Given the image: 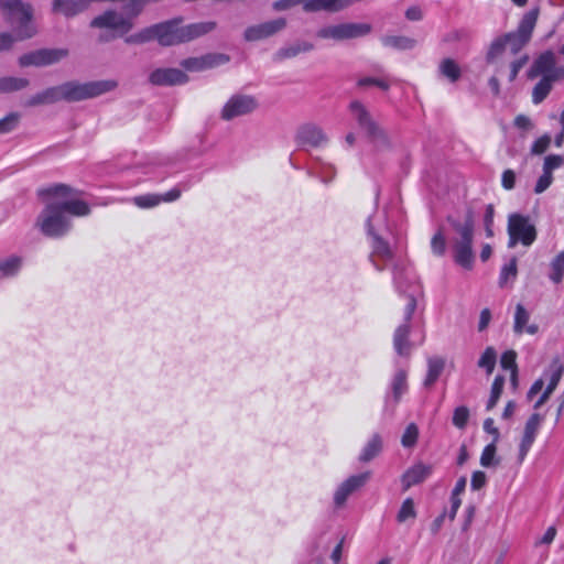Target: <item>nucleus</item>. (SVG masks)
Wrapping results in <instances>:
<instances>
[{"label":"nucleus","mask_w":564,"mask_h":564,"mask_svg":"<svg viewBox=\"0 0 564 564\" xmlns=\"http://www.w3.org/2000/svg\"><path fill=\"white\" fill-rule=\"evenodd\" d=\"M46 202L45 207L36 218V227L50 238H61L72 229L69 216H87L89 205L75 196L76 192L65 184H56L37 192Z\"/></svg>","instance_id":"obj_1"},{"label":"nucleus","mask_w":564,"mask_h":564,"mask_svg":"<svg viewBox=\"0 0 564 564\" xmlns=\"http://www.w3.org/2000/svg\"><path fill=\"white\" fill-rule=\"evenodd\" d=\"M117 87L118 82L116 79L93 80L86 83L70 80L57 86L48 87L45 90L33 95L28 99L25 105L28 107H36L58 101L77 102L110 93Z\"/></svg>","instance_id":"obj_2"},{"label":"nucleus","mask_w":564,"mask_h":564,"mask_svg":"<svg viewBox=\"0 0 564 564\" xmlns=\"http://www.w3.org/2000/svg\"><path fill=\"white\" fill-rule=\"evenodd\" d=\"M215 28L216 23L212 21L183 25L182 19H173L156 24V41L162 46L178 45L203 36Z\"/></svg>","instance_id":"obj_3"},{"label":"nucleus","mask_w":564,"mask_h":564,"mask_svg":"<svg viewBox=\"0 0 564 564\" xmlns=\"http://www.w3.org/2000/svg\"><path fill=\"white\" fill-rule=\"evenodd\" d=\"M447 221L458 235L453 239L454 261L466 270H471L475 261L473 252L475 217L474 212L468 208L464 223L458 221L452 216L447 217Z\"/></svg>","instance_id":"obj_4"},{"label":"nucleus","mask_w":564,"mask_h":564,"mask_svg":"<svg viewBox=\"0 0 564 564\" xmlns=\"http://www.w3.org/2000/svg\"><path fill=\"white\" fill-rule=\"evenodd\" d=\"M349 109L359 128L364 130L377 151L390 149L391 142L387 132L376 121L369 110L358 100L351 101Z\"/></svg>","instance_id":"obj_5"},{"label":"nucleus","mask_w":564,"mask_h":564,"mask_svg":"<svg viewBox=\"0 0 564 564\" xmlns=\"http://www.w3.org/2000/svg\"><path fill=\"white\" fill-rule=\"evenodd\" d=\"M260 104L256 96L243 93L232 94L220 109V118L224 121H231L239 117L252 115L258 110Z\"/></svg>","instance_id":"obj_6"},{"label":"nucleus","mask_w":564,"mask_h":564,"mask_svg":"<svg viewBox=\"0 0 564 564\" xmlns=\"http://www.w3.org/2000/svg\"><path fill=\"white\" fill-rule=\"evenodd\" d=\"M508 247L514 248L518 242L523 246H531L536 239V229L528 216L511 214L508 217Z\"/></svg>","instance_id":"obj_7"},{"label":"nucleus","mask_w":564,"mask_h":564,"mask_svg":"<svg viewBox=\"0 0 564 564\" xmlns=\"http://www.w3.org/2000/svg\"><path fill=\"white\" fill-rule=\"evenodd\" d=\"M371 32L368 23H339L326 25L317 30L316 36L323 40L345 41L362 37Z\"/></svg>","instance_id":"obj_8"},{"label":"nucleus","mask_w":564,"mask_h":564,"mask_svg":"<svg viewBox=\"0 0 564 564\" xmlns=\"http://www.w3.org/2000/svg\"><path fill=\"white\" fill-rule=\"evenodd\" d=\"M416 308L415 292L408 295V303L404 311V323L400 325L393 335V347L398 355L409 356L411 352V345L409 341L410 321Z\"/></svg>","instance_id":"obj_9"},{"label":"nucleus","mask_w":564,"mask_h":564,"mask_svg":"<svg viewBox=\"0 0 564 564\" xmlns=\"http://www.w3.org/2000/svg\"><path fill=\"white\" fill-rule=\"evenodd\" d=\"M67 56V48H42L21 55L19 57V64L22 67L47 66L58 63Z\"/></svg>","instance_id":"obj_10"},{"label":"nucleus","mask_w":564,"mask_h":564,"mask_svg":"<svg viewBox=\"0 0 564 564\" xmlns=\"http://www.w3.org/2000/svg\"><path fill=\"white\" fill-rule=\"evenodd\" d=\"M285 18H276L259 24L248 26L243 32V39L247 42H258L282 32L286 28Z\"/></svg>","instance_id":"obj_11"},{"label":"nucleus","mask_w":564,"mask_h":564,"mask_svg":"<svg viewBox=\"0 0 564 564\" xmlns=\"http://www.w3.org/2000/svg\"><path fill=\"white\" fill-rule=\"evenodd\" d=\"M91 28L109 29L117 32L119 35L128 33L132 29L131 19L123 14L108 10L100 15L94 18L90 22Z\"/></svg>","instance_id":"obj_12"},{"label":"nucleus","mask_w":564,"mask_h":564,"mask_svg":"<svg viewBox=\"0 0 564 564\" xmlns=\"http://www.w3.org/2000/svg\"><path fill=\"white\" fill-rule=\"evenodd\" d=\"M328 138L324 130L313 122L301 124L295 133V142L299 147L318 148L326 144Z\"/></svg>","instance_id":"obj_13"},{"label":"nucleus","mask_w":564,"mask_h":564,"mask_svg":"<svg viewBox=\"0 0 564 564\" xmlns=\"http://www.w3.org/2000/svg\"><path fill=\"white\" fill-rule=\"evenodd\" d=\"M24 7H28V10L22 9H11V10H3L4 14L7 15L8 21H18L19 28H18V39L24 40L30 39L36 33L35 26L31 23L32 17H33V9L30 3L23 2Z\"/></svg>","instance_id":"obj_14"},{"label":"nucleus","mask_w":564,"mask_h":564,"mask_svg":"<svg viewBox=\"0 0 564 564\" xmlns=\"http://www.w3.org/2000/svg\"><path fill=\"white\" fill-rule=\"evenodd\" d=\"M229 56L223 53H208L198 57H188L181 62L187 72H204L229 62Z\"/></svg>","instance_id":"obj_15"},{"label":"nucleus","mask_w":564,"mask_h":564,"mask_svg":"<svg viewBox=\"0 0 564 564\" xmlns=\"http://www.w3.org/2000/svg\"><path fill=\"white\" fill-rule=\"evenodd\" d=\"M188 82L185 72L173 67H163L152 70L149 75V83L154 86L183 85Z\"/></svg>","instance_id":"obj_16"},{"label":"nucleus","mask_w":564,"mask_h":564,"mask_svg":"<svg viewBox=\"0 0 564 564\" xmlns=\"http://www.w3.org/2000/svg\"><path fill=\"white\" fill-rule=\"evenodd\" d=\"M371 473L365 471L358 475L350 476L343 481L334 494V502L337 507H341L348 497L361 488L370 478Z\"/></svg>","instance_id":"obj_17"},{"label":"nucleus","mask_w":564,"mask_h":564,"mask_svg":"<svg viewBox=\"0 0 564 564\" xmlns=\"http://www.w3.org/2000/svg\"><path fill=\"white\" fill-rule=\"evenodd\" d=\"M367 227H368V235L371 238V249H372L371 254H370V261L373 263L375 268L378 271H382L383 267L378 264L377 261L375 260V258L378 257L383 261H389L392 259V256H393L392 250H391L389 243L373 231L371 223H370V218L367 221Z\"/></svg>","instance_id":"obj_18"},{"label":"nucleus","mask_w":564,"mask_h":564,"mask_svg":"<svg viewBox=\"0 0 564 564\" xmlns=\"http://www.w3.org/2000/svg\"><path fill=\"white\" fill-rule=\"evenodd\" d=\"M543 421V416L539 413H533L527 421L524 426L523 436L519 446V463H522L528 455L532 444L534 443L538 431Z\"/></svg>","instance_id":"obj_19"},{"label":"nucleus","mask_w":564,"mask_h":564,"mask_svg":"<svg viewBox=\"0 0 564 564\" xmlns=\"http://www.w3.org/2000/svg\"><path fill=\"white\" fill-rule=\"evenodd\" d=\"M556 65V57L552 51H545L540 54L530 66L527 75L529 79L549 76L553 74L554 66Z\"/></svg>","instance_id":"obj_20"},{"label":"nucleus","mask_w":564,"mask_h":564,"mask_svg":"<svg viewBox=\"0 0 564 564\" xmlns=\"http://www.w3.org/2000/svg\"><path fill=\"white\" fill-rule=\"evenodd\" d=\"M390 390H391V394L387 395L386 404H387V406L389 404H391L392 408L394 409L399 404L402 395L404 393H406V391H408V372H406V370L398 369L395 371V373L392 377V380L390 382Z\"/></svg>","instance_id":"obj_21"},{"label":"nucleus","mask_w":564,"mask_h":564,"mask_svg":"<svg viewBox=\"0 0 564 564\" xmlns=\"http://www.w3.org/2000/svg\"><path fill=\"white\" fill-rule=\"evenodd\" d=\"M432 473V467L424 464H416L410 467L401 477L403 490L424 481Z\"/></svg>","instance_id":"obj_22"},{"label":"nucleus","mask_w":564,"mask_h":564,"mask_svg":"<svg viewBox=\"0 0 564 564\" xmlns=\"http://www.w3.org/2000/svg\"><path fill=\"white\" fill-rule=\"evenodd\" d=\"M351 2V0H305V12H338Z\"/></svg>","instance_id":"obj_23"},{"label":"nucleus","mask_w":564,"mask_h":564,"mask_svg":"<svg viewBox=\"0 0 564 564\" xmlns=\"http://www.w3.org/2000/svg\"><path fill=\"white\" fill-rule=\"evenodd\" d=\"M314 50V45L306 41L296 42L292 45L279 48L274 55L273 61L281 62L288 58H293L300 53H306Z\"/></svg>","instance_id":"obj_24"},{"label":"nucleus","mask_w":564,"mask_h":564,"mask_svg":"<svg viewBox=\"0 0 564 564\" xmlns=\"http://www.w3.org/2000/svg\"><path fill=\"white\" fill-rule=\"evenodd\" d=\"M530 319L529 312L524 308L522 304H518L516 306V313H514V324L513 329L517 334H522L523 332H527L531 335H534L538 333L539 327L535 324L529 325L525 327Z\"/></svg>","instance_id":"obj_25"},{"label":"nucleus","mask_w":564,"mask_h":564,"mask_svg":"<svg viewBox=\"0 0 564 564\" xmlns=\"http://www.w3.org/2000/svg\"><path fill=\"white\" fill-rule=\"evenodd\" d=\"M539 17V9H532L529 12H527L523 18L521 19L519 26L517 29V33L521 34L524 40L531 39L532 32L535 28L536 21Z\"/></svg>","instance_id":"obj_26"},{"label":"nucleus","mask_w":564,"mask_h":564,"mask_svg":"<svg viewBox=\"0 0 564 564\" xmlns=\"http://www.w3.org/2000/svg\"><path fill=\"white\" fill-rule=\"evenodd\" d=\"M553 83L555 82L550 75L541 77L532 89V102L534 105L541 104L549 96L552 90Z\"/></svg>","instance_id":"obj_27"},{"label":"nucleus","mask_w":564,"mask_h":564,"mask_svg":"<svg viewBox=\"0 0 564 564\" xmlns=\"http://www.w3.org/2000/svg\"><path fill=\"white\" fill-rule=\"evenodd\" d=\"M445 361L441 357H432L427 360V373L424 380L425 387L433 386L444 370Z\"/></svg>","instance_id":"obj_28"},{"label":"nucleus","mask_w":564,"mask_h":564,"mask_svg":"<svg viewBox=\"0 0 564 564\" xmlns=\"http://www.w3.org/2000/svg\"><path fill=\"white\" fill-rule=\"evenodd\" d=\"M382 449V438L379 434H375L365 445L360 453L359 460L367 463L373 459Z\"/></svg>","instance_id":"obj_29"},{"label":"nucleus","mask_w":564,"mask_h":564,"mask_svg":"<svg viewBox=\"0 0 564 564\" xmlns=\"http://www.w3.org/2000/svg\"><path fill=\"white\" fill-rule=\"evenodd\" d=\"M381 42L384 46L400 51L412 50L416 45V41L414 39L397 35L383 36Z\"/></svg>","instance_id":"obj_30"},{"label":"nucleus","mask_w":564,"mask_h":564,"mask_svg":"<svg viewBox=\"0 0 564 564\" xmlns=\"http://www.w3.org/2000/svg\"><path fill=\"white\" fill-rule=\"evenodd\" d=\"M438 72L452 83L457 82L462 75L459 65L453 58H444L438 65Z\"/></svg>","instance_id":"obj_31"},{"label":"nucleus","mask_w":564,"mask_h":564,"mask_svg":"<svg viewBox=\"0 0 564 564\" xmlns=\"http://www.w3.org/2000/svg\"><path fill=\"white\" fill-rule=\"evenodd\" d=\"M30 82L23 77H1L0 78V94L13 93L22 90L29 86Z\"/></svg>","instance_id":"obj_32"},{"label":"nucleus","mask_w":564,"mask_h":564,"mask_svg":"<svg viewBox=\"0 0 564 564\" xmlns=\"http://www.w3.org/2000/svg\"><path fill=\"white\" fill-rule=\"evenodd\" d=\"M22 265V258L11 256L7 259L0 260V273L2 276L15 275Z\"/></svg>","instance_id":"obj_33"},{"label":"nucleus","mask_w":564,"mask_h":564,"mask_svg":"<svg viewBox=\"0 0 564 564\" xmlns=\"http://www.w3.org/2000/svg\"><path fill=\"white\" fill-rule=\"evenodd\" d=\"M497 352L494 347H487L478 360V367L486 370L490 375L496 366Z\"/></svg>","instance_id":"obj_34"},{"label":"nucleus","mask_w":564,"mask_h":564,"mask_svg":"<svg viewBox=\"0 0 564 564\" xmlns=\"http://www.w3.org/2000/svg\"><path fill=\"white\" fill-rule=\"evenodd\" d=\"M505 386V378L502 376H496L494 379L490 397L487 402V410H492L498 403Z\"/></svg>","instance_id":"obj_35"},{"label":"nucleus","mask_w":564,"mask_h":564,"mask_svg":"<svg viewBox=\"0 0 564 564\" xmlns=\"http://www.w3.org/2000/svg\"><path fill=\"white\" fill-rule=\"evenodd\" d=\"M518 274L517 259L513 257L509 263L501 268L499 275V285L503 288L509 281H514Z\"/></svg>","instance_id":"obj_36"},{"label":"nucleus","mask_w":564,"mask_h":564,"mask_svg":"<svg viewBox=\"0 0 564 564\" xmlns=\"http://www.w3.org/2000/svg\"><path fill=\"white\" fill-rule=\"evenodd\" d=\"M550 279L558 284L564 278V251H561L551 262Z\"/></svg>","instance_id":"obj_37"},{"label":"nucleus","mask_w":564,"mask_h":564,"mask_svg":"<svg viewBox=\"0 0 564 564\" xmlns=\"http://www.w3.org/2000/svg\"><path fill=\"white\" fill-rule=\"evenodd\" d=\"M156 40V24L145 28L139 33L132 34L126 39V42L129 44L132 43H147L149 41Z\"/></svg>","instance_id":"obj_38"},{"label":"nucleus","mask_w":564,"mask_h":564,"mask_svg":"<svg viewBox=\"0 0 564 564\" xmlns=\"http://www.w3.org/2000/svg\"><path fill=\"white\" fill-rule=\"evenodd\" d=\"M503 39L506 41L507 47L510 48L512 54L520 52L529 42V40H524V37L517 32L507 33L503 35Z\"/></svg>","instance_id":"obj_39"},{"label":"nucleus","mask_w":564,"mask_h":564,"mask_svg":"<svg viewBox=\"0 0 564 564\" xmlns=\"http://www.w3.org/2000/svg\"><path fill=\"white\" fill-rule=\"evenodd\" d=\"M446 237L444 232L440 229L437 230L431 239V250L434 256L443 257L446 252Z\"/></svg>","instance_id":"obj_40"},{"label":"nucleus","mask_w":564,"mask_h":564,"mask_svg":"<svg viewBox=\"0 0 564 564\" xmlns=\"http://www.w3.org/2000/svg\"><path fill=\"white\" fill-rule=\"evenodd\" d=\"M564 372V367L558 357L554 358L549 366V369L544 372L545 377H549V381L558 384Z\"/></svg>","instance_id":"obj_41"},{"label":"nucleus","mask_w":564,"mask_h":564,"mask_svg":"<svg viewBox=\"0 0 564 564\" xmlns=\"http://www.w3.org/2000/svg\"><path fill=\"white\" fill-rule=\"evenodd\" d=\"M20 121V115L18 112H10L2 119H0V134H7L13 131Z\"/></svg>","instance_id":"obj_42"},{"label":"nucleus","mask_w":564,"mask_h":564,"mask_svg":"<svg viewBox=\"0 0 564 564\" xmlns=\"http://www.w3.org/2000/svg\"><path fill=\"white\" fill-rule=\"evenodd\" d=\"M416 517V511L414 508V502L411 498H406L398 512L397 520L399 522H404L408 519H414Z\"/></svg>","instance_id":"obj_43"},{"label":"nucleus","mask_w":564,"mask_h":564,"mask_svg":"<svg viewBox=\"0 0 564 564\" xmlns=\"http://www.w3.org/2000/svg\"><path fill=\"white\" fill-rule=\"evenodd\" d=\"M133 202L140 208H151L159 205L162 202V198L159 194H145L135 196Z\"/></svg>","instance_id":"obj_44"},{"label":"nucleus","mask_w":564,"mask_h":564,"mask_svg":"<svg viewBox=\"0 0 564 564\" xmlns=\"http://www.w3.org/2000/svg\"><path fill=\"white\" fill-rule=\"evenodd\" d=\"M419 436V429L414 423H411L406 426L401 443L404 447H411L416 443Z\"/></svg>","instance_id":"obj_45"},{"label":"nucleus","mask_w":564,"mask_h":564,"mask_svg":"<svg viewBox=\"0 0 564 564\" xmlns=\"http://www.w3.org/2000/svg\"><path fill=\"white\" fill-rule=\"evenodd\" d=\"M469 419L468 408L462 405L454 410L453 424L458 429H464Z\"/></svg>","instance_id":"obj_46"},{"label":"nucleus","mask_w":564,"mask_h":564,"mask_svg":"<svg viewBox=\"0 0 564 564\" xmlns=\"http://www.w3.org/2000/svg\"><path fill=\"white\" fill-rule=\"evenodd\" d=\"M495 455H496V445L495 442L487 445L480 456V464L484 467H490L492 465H496L497 462H495Z\"/></svg>","instance_id":"obj_47"},{"label":"nucleus","mask_w":564,"mask_h":564,"mask_svg":"<svg viewBox=\"0 0 564 564\" xmlns=\"http://www.w3.org/2000/svg\"><path fill=\"white\" fill-rule=\"evenodd\" d=\"M506 47L507 45L503 36L496 39L491 43L490 48L487 53V61L492 62L497 56H499L505 51Z\"/></svg>","instance_id":"obj_48"},{"label":"nucleus","mask_w":564,"mask_h":564,"mask_svg":"<svg viewBox=\"0 0 564 564\" xmlns=\"http://www.w3.org/2000/svg\"><path fill=\"white\" fill-rule=\"evenodd\" d=\"M302 6L305 11V0H276L272 3V8L274 11H285L296 6Z\"/></svg>","instance_id":"obj_49"},{"label":"nucleus","mask_w":564,"mask_h":564,"mask_svg":"<svg viewBox=\"0 0 564 564\" xmlns=\"http://www.w3.org/2000/svg\"><path fill=\"white\" fill-rule=\"evenodd\" d=\"M551 144V137L549 134H544L533 142L531 147V153L534 155H540L544 153Z\"/></svg>","instance_id":"obj_50"},{"label":"nucleus","mask_w":564,"mask_h":564,"mask_svg":"<svg viewBox=\"0 0 564 564\" xmlns=\"http://www.w3.org/2000/svg\"><path fill=\"white\" fill-rule=\"evenodd\" d=\"M563 163H564L563 156L557 155V154L547 155L544 159L543 171L550 172L552 174V171L561 167L563 165Z\"/></svg>","instance_id":"obj_51"},{"label":"nucleus","mask_w":564,"mask_h":564,"mask_svg":"<svg viewBox=\"0 0 564 564\" xmlns=\"http://www.w3.org/2000/svg\"><path fill=\"white\" fill-rule=\"evenodd\" d=\"M359 87H367V86H377L382 90H388L390 88V84L380 78H373V77H364L360 78L357 83Z\"/></svg>","instance_id":"obj_52"},{"label":"nucleus","mask_w":564,"mask_h":564,"mask_svg":"<svg viewBox=\"0 0 564 564\" xmlns=\"http://www.w3.org/2000/svg\"><path fill=\"white\" fill-rule=\"evenodd\" d=\"M516 359H517L516 351H513V350L505 351L500 358V365L503 369L511 370V372H512L513 369H518Z\"/></svg>","instance_id":"obj_53"},{"label":"nucleus","mask_w":564,"mask_h":564,"mask_svg":"<svg viewBox=\"0 0 564 564\" xmlns=\"http://www.w3.org/2000/svg\"><path fill=\"white\" fill-rule=\"evenodd\" d=\"M552 182H553V175L550 172L543 171L542 175L539 177V180L535 184L534 193L535 194L543 193L544 191H546L550 187Z\"/></svg>","instance_id":"obj_54"},{"label":"nucleus","mask_w":564,"mask_h":564,"mask_svg":"<svg viewBox=\"0 0 564 564\" xmlns=\"http://www.w3.org/2000/svg\"><path fill=\"white\" fill-rule=\"evenodd\" d=\"M486 474L484 471L477 470L471 475L470 486L473 490H479L486 485Z\"/></svg>","instance_id":"obj_55"},{"label":"nucleus","mask_w":564,"mask_h":564,"mask_svg":"<svg viewBox=\"0 0 564 564\" xmlns=\"http://www.w3.org/2000/svg\"><path fill=\"white\" fill-rule=\"evenodd\" d=\"M501 185L505 189L510 191L516 185V173L512 170H506L501 176Z\"/></svg>","instance_id":"obj_56"},{"label":"nucleus","mask_w":564,"mask_h":564,"mask_svg":"<svg viewBox=\"0 0 564 564\" xmlns=\"http://www.w3.org/2000/svg\"><path fill=\"white\" fill-rule=\"evenodd\" d=\"M528 62V56H523L514 62L511 63L510 65V75H509V80L510 82H513L520 69L524 66V64Z\"/></svg>","instance_id":"obj_57"},{"label":"nucleus","mask_w":564,"mask_h":564,"mask_svg":"<svg viewBox=\"0 0 564 564\" xmlns=\"http://www.w3.org/2000/svg\"><path fill=\"white\" fill-rule=\"evenodd\" d=\"M494 214H495L494 206L488 205L486 208L485 218H484L485 228H486V232H487L488 237H491L494 235L492 229H491L492 223H494Z\"/></svg>","instance_id":"obj_58"},{"label":"nucleus","mask_w":564,"mask_h":564,"mask_svg":"<svg viewBox=\"0 0 564 564\" xmlns=\"http://www.w3.org/2000/svg\"><path fill=\"white\" fill-rule=\"evenodd\" d=\"M555 536H556L555 527H550V528H547V530L545 531L543 536L535 542V546H539L541 544L550 545L554 541Z\"/></svg>","instance_id":"obj_59"},{"label":"nucleus","mask_w":564,"mask_h":564,"mask_svg":"<svg viewBox=\"0 0 564 564\" xmlns=\"http://www.w3.org/2000/svg\"><path fill=\"white\" fill-rule=\"evenodd\" d=\"M22 9L28 10V7L23 6L22 0H0V9L3 10H11V9Z\"/></svg>","instance_id":"obj_60"},{"label":"nucleus","mask_w":564,"mask_h":564,"mask_svg":"<svg viewBox=\"0 0 564 564\" xmlns=\"http://www.w3.org/2000/svg\"><path fill=\"white\" fill-rule=\"evenodd\" d=\"M490 319H491V312H490V310L489 308H484L480 312L478 330L482 332L484 329H486L487 326L490 323Z\"/></svg>","instance_id":"obj_61"},{"label":"nucleus","mask_w":564,"mask_h":564,"mask_svg":"<svg viewBox=\"0 0 564 564\" xmlns=\"http://www.w3.org/2000/svg\"><path fill=\"white\" fill-rule=\"evenodd\" d=\"M514 126L519 129L530 130L532 128V122L529 117L519 115L514 119Z\"/></svg>","instance_id":"obj_62"},{"label":"nucleus","mask_w":564,"mask_h":564,"mask_svg":"<svg viewBox=\"0 0 564 564\" xmlns=\"http://www.w3.org/2000/svg\"><path fill=\"white\" fill-rule=\"evenodd\" d=\"M14 43V37L10 33H0V52L9 50Z\"/></svg>","instance_id":"obj_63"},{"label":"nucleus","mask_w":564,"mask_h":564,"mask_svg":"<svg viewBox=\"0 0 564 564\" xmlns=\"http://www.w3.org/2000/svg\"><path fill=\"white\" fill-rule=\"evenodd\" d=\"M405 17L410 21H420L423 18L422 10L419 7H411L405 11Z\"/></svg>","instance_id":"obj_64"}]
</instances>
